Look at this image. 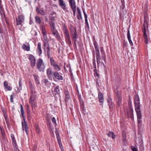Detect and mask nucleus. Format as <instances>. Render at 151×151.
I'll return each mask as SVG.
<instances>
[{
  "mask_svg": "<svg viewBox=\"0 0 151 151\" xmlns=\"http://www.w3.org/2000/svg\"><path fill=\"white\" fill-rule=\"evenodd\" d=\"M22 48L23 49L27 51H29L30 50V47L29 43H27V45L25 44H23L22 46Z\"/></svg>",
  "mask_w": 151,
  "mask_h": 151,
  "instance_id": "20",
  "label": "nucleus"
},
{
  "mask_svg": "<svg viewBox=\"0 0 151 151\" xmlns=\"http://www.w3.org/2000/svg\"><path fill=\"white\" fill-rule=\"evenodd\" d=\"M139 99L138 95H137L135 96L134 98V103L135 104L136 103H139Z\"/></svg>",
  "mask_w": 151,
  "mask_h": 151,
  "instance_id": "34",
  "label": "nucleus"
},
{
  "mask_svg": "<svg viewBox=\"0 0 151 151\" xmlns=\"http://www.w3.org/2000/svg\"><path fill=\"white\" fill-rule=\"evenodd\" d=\"M69 5L70 6L72 10L73 11L74 16L76 12V3L75 0H68Z\"/></svg>",
  "mask_w": 151,
  "mask_h": 151,
  "instance_id": "7",
  "label": "nucleus"
},
{
  "mask_svg": "<svg viewBox=\"0 0 151 151\" xmlns=\"http://www.w3.org/2000/svg\"><path fill=\"white\" fill-rule=\"evenodd\" d=\"M72 39H77L78 35L76 30L70 32Z\"/></svg>",
  "mask_w": 151,
  "mask_h": 151,
  "instance_id": "13",
  "label": "nucleus"
},
{
  "mask_svg": "<svg viewBox=\"0 0 151 151\" xmlns=\"http://www.w3.org/2000/svg\"><path fill=\"white\" fill-rule=\"evenodd\" d=\"M36 51L39 56H40L42 53L41 43L40 42H39L37 43Z\"/></svg>",
  "mask_w": 151,
  "mask_h": 151,
  "instance_id": "14",
  "label": "nucleus"
},
{
  "mask_svg": "<svg viewBox=\"0 0 151 151\" xmlns=\"http://www.w3.org/2000/svg\"><path fill=\"white\" fill-rule=\"evenodd\" d=\"M80 103L81 104V108H82V109L84 107V103L83 101L82 100H79Z\"/></svg>",
  "mask_w": 151,
  "mask_h": 151,
  "instance_id": "61",
  "label": "nucleus"
},
{
  "mask_svg": "<svg viewBox=\"0 0 151 151\" xmlns=\"http://www.w3.org/2000/svg\"><path fill=\"white\" fill-rule=\"evenodd\" d=\"M1 0H0V14L2 18H5L6 17L4 10L1 4Z\"/></svg>",
  "mask_w": 151,
  "mask_h": 151,
  "instance_id": "12",
  "label": "nucleus"
},
{
  "mask_svg": "<svg viewBox=\"0 0 151 151\" xmlns=\"http://www.w3.org/2000/svg\"><path fill=\"white\" fill-rule=\"evenodd\" d=\"M52 34H53V35L58 40H59L60 39V37L59 36V35L58 31H57L56 32L53 33Z\"/></svg>",
  "mask_w": 151,
  "mask_h": 151,
  "instance_id": "35",
  "label": "nucleus"
},
{
  "mask_svg": "<svg viewBox=\"0 0 151 151\" xmlns=\"http://www.w3.org/2000/svg\"><path fill=\"white\" fill-rule=\"evenodd\" d=\"M73 42V45L74 46V48H77V45L76 43V42L77 39H72Z\"/></svg>",
  "mask_w": 151,
  "mask_h": 151,
  "instance_id": "54",
  "label": "nucleus"
},
{
  "mask_svg": "<svg viewBox=\"0 0 151 151\" xmlns=\"http://www.w3.org/2000/svg\"><path fill=\"white\" fill-rule=\"evenodd\" d=\"M94 54H93V55H94L95 56V54H94V51L93 52ZM93 66L95 68H96V60L95 58V57H94V58L93 59Z\"/></svg>",
  "mask_w": 151,
  "mask_h": 151,
  "instance_id": "47",
  "label": "nucleus"
},
{
  "mask_svg": "<svg viewBox=\"0 0 151 151\" xmlns=\"http://www.w3.org/2000/svg\"><path fill=\"white\" fill-rule=\"evenodd\" d=\"M65 40L67 42L69 46L72 45V43L70 38L65 39Z\"/></svg>",
  "mask_w": 151,
  "mask_h": 151,
  "instance_id": "49",
  "label": "nucleus"
},
{
  "mask_svg": "<svg viewBox=\"0 0 151 151\" xmlns=\"http://www.w3.org/2000/svg\"><path fill=\"white\" fill-rule=\"evenodd\" d=\"M83 14H84V16L85 17V22L86 25L87 27L88 28H89V24L88 22V19H87V16L85 12V11L84 9H83Z\"/></svg>",
  "mask_w": 151,
  "mask_h": 151,
  "instance_id": "22",
  "label": "nucleus"
},
{
  "mask_svg": "<svg viewBox=\"0 0 151 151\" xmlns=\"http://www.w3.org/2000/svg\"><path fill=\"white\" fill-rule=\"evenodd\" d=\"M148 24H143V26L142 28V31L143 32V34H146V28H148Z\"/></svg>",
  "mask_w": 151,
  "mask_h": 151,
  "instance_id": "25",
  "label": "nucleus"
},
{
  "mask_svg": "<svg viewBox=\"0 0 151 151\" xmlns=\"http://www.w3.org/2000/svg\"><path fill=\"white\" fill-rule=\"evenodd\" d=\"M50 24L51 27V32L52 33L58 31L55 28V24L54 22L52 21L51 22H50Z\"/></svg>",
  "mask_w": 151,
  "mask_h": 151,
  "instance_id": "16",
  "label": "nucleus"
},
{
  "mask_svg": "<svg viewBox=\"0 0 151 151\" xmlns=\"http://www.w3.org/2000/svg\"><path fill=\"white\" fill-rule=\"evenodd\" d=\"M70 99V95H68L65 96V102H68Z\"/></svg>",
  "mask_w": 151,
  "mask_h": 151,
  "instance_id": "51",
  "label": "nucleus"
},
{
  "mask_svg": "<svg viewBox=\"0 0 151 151\" xmlns=\"http://www.w3.org/2000/svg\"><path fill=\"white\" fill-rule=\"evenodd\" d=\"M36 68L40 71L43 72L44 71L45 66L42 59L40 58L37 61Z\"/></svg>",
  "mask_w": 151,
  "mask_h": 151,
  "instance_id": "2",
  "label": "nucleus"
},
{
  "mask_svg": "<svg viewBox=\"0 0 151 151\" xmlns=\"http://www.w3.org/2000/svg\"><path fill=\"white\" fill-rule=\"evenodd\" d=\"M69 28L70 30V32L76 30V27H74L71 24L70 25Z\"/></svg>",
  "mask_w": 151,
  "mask_h": 151,
  "instance_id": "39",
  "label": "nucleus"
},
{
  "mask_svg": "<svg viewBox=\"0 0 151 151\" xmlns=\"http://www.w3.org/2000/svg\"><path fill=\"white\" fill-rule=\"evenodd\" d=\"M44 42V49L45 50V48H48L50 47V45L49 43V42Z\"/></svg>",
  "mask_w": 151,
  "mask_h": 151,
  "instance_id": "38",
  "label": "nucleus"
},
{
  "mask_svg": "<svg viewBox=\"0 0 151 151\" xmlns=\"http://www.w3.org/2000/svg\"><path fill=\"white\" fill-rule=\"evenodd\" d=\"M107 135L110 137H111L112 138L114 139H115V136L114 135V133L112 132H110L107 134Z\"/></svg>",
  "mask_w": 151,
  "mask_h": 151,
  "instance_id": "37",
  "label": "nucleus"
},
{
  "mask_svg": "<svg viewBox=\"0 0 151 151\" xmlns=\"http://www.w3.org/2000/svg\"><path fill=\"white\" fill-rule=\"evenodd\" d=\"M26 112L27 113L30 112V108L29 105H26Z\"/></svg>",
  "mask_w": 151,
  "mask_h": 151,
  "instance_id": "55",
  "label": "nucleus"
},
{
  "mask_svg": "<svg viewBox=\"0 0 151 151\" xmlns=\"http://www.w3.org/2000/svg\"><path fill=\"white\" fill-rule=\"evenodd\" d=\"M52 123L54 124H56V119H55V118L54 117H53L52 119Z\"/></svg>",
  "mask_w": 151,
  "mask_h": 151,
  "instance_id": "64",
  "label": "nucleus"
},
{
  "mask_svg": "<svg viewBox=\"0 0 151 151\" xmlns=\"http://www.w3.org/2000/svg\"><path fill=\"white\" fill-rule=\"evenodd\" d=\"M23 120L24 122L22 121L21 122L22 130L24 131L25 130L27 134L28 135L29 134V127L27 125L26 119H25V120Z\"/></svg>",
  "mask_w": 151,
  "mask_h": 151,
  "instance_id": "6",
  "label": "nucleus"
},
{
  "mask_svg": "<svg viewBox=\"0 0 151 151\" xmlns=\"http://www.w3.org/2000/svg\"><path fill=\"white\" fill-rule=\"evenodd\" d=\"M4 85L5 89L7 91H11L12 90V88L8 85V82L6 81H4Z\"/></svg>",
  "mask_w": 151,
  "mask_h": 151,
  "instance_id": "17",
  "label": "nucleus"
},
{
  "mask_svg": "<svg viewBox=\"0 0 151 151\" xmlns=\"http://www.w3.org/2000/svg\"><path fill=\"white\" fill-rule=\"evenodd\" d=\"M33 76L34 77V78L35 79V81L36 83L38 84H40V82L38 79V76L36 75L33 74Z\"/></svg>",
  "mask_w": 151,
  "mask_h": 151,
  "instance_id": "43",
  "label": "nucleus"
},
{
  "mask_svg": "<svg viewBox=\"0 0 151 151\" xmlns=\"http://www.w3.org/2000/svg\"><path fill=\"white\" fill-rule=\"evenodd\" d=\"M94 75L95 77H97L98 78H99V75L98 73L96 71V69L94 70Z\"/></svg>",
  "mask_w": 151,
  "mask_h": 151,
  "instance_id": "52",
  "label": "nucleus"
},
{
  "mask_svg": "<svg viewBox=\"0 0 151 151\" xmlns=\"http://www.w3.org/2000/svg\"><path fill=\"white\" fill-rule=\"evenodd\" d=\"M43 83L44 85L48 87H50V86L51 83L47 80V79H45L43 80Z\"/></svg>",
  "mask_w": 151,
  "mask_h": 151,
  "instance_id": "26",
  "label": "nucleus"
},
{
  "mask_svg": "<svg viewBox=\"0 0 151 151\" xmlns=\"http://www.w3.org/2000/svg\"><path fill=\"white\" fill-rule=\"evenodd\" d=\"M135 110L136 112L138 111H141L140 109V103H136L134 104Z\"/></svg>",
  "mask_w": 151,
  "mask_h": 151,
  "instance_id": "27",
  "label": "nucleus"
},
{
  "mask_svg": "<svg viewBox=\"0 0 151 151\" xmlns=\"http://www.w3.org/2000/svg\"><path fill=\"white\" fill-rule=\"evenodd\" d=\"M144 38V42L145 44H147L148 43L149 39L147 38V36L146 34H143Z\"/></svg>",
  "mask_w": 151,
  "mask_h": 151,
  "instance_id": "31",
  "label": "nucleus"
},
{
  "mask_svg": "<svg viewBox=\"0 0 151 151\" xmlns=\"http://www.w3.org/2000/svg\"><path fill=\"white\" fill-rule=\"evenodd\" d=\"M56 137L58 140V142H60L61 141V138L60 137L59 134L58 133L56 132Z\"/></svg>",
  "mask_w": 151,
  "mask_h": 151,
  "instance_id": "48",
  "label": "nucleus"
},
{
  "mask_svg": "<svg viewBox=\"0 0 151 151\" xmlns=\"http://www.w3.org/2000/svg\"><path fill=\"white\" fill-rule=\"evenodd\" d=\"M14 93H13L12 94L11 96H10V101L11 102H12V103H13L14 102V101H13V98L14 97Z\"/></svg>",
  "mask_w": 151,
  "mask_h": 151,
  "instance_id": "58",
  "label": "nucleus"
},
{
  "mask_svg": "<svg viewBox=\"0 0 151 151\" xmlns=\"http://www.w3.org/2000/svg\"><path fill=\"white\" fill-rule=\"evenodd\" d=\"M43 41L44 42H49V39L48 38L47 36V34H43Z\"/></svg>",
  "mask_w": 151,
  "mask_h": 151,
  "instance_id": "36",
  "label": "nucleus"
},
{
  "mask_svg": "<svg viewBox=\"0 0 151 151\" xmlns=\"http://www.w3.org/2000/svg\"><path fill=\"white\" fill-rule=\"evenodd\" d=\"M0 129L2 138L4 139L5 138V134L2 126H0Z\"/></svg>",
  "mask_w": 151,
  "mask_h": 151,
  "instance_id": "24",
  "label": "nucleus"
},
{
  "mask_svg": "<svg viewBox=\"0 0 151 151\" xmlns=\"http://www.w3.org/2000/svg\"><path fill=\"white\" fill-rule=\"evenodd\" d=\"M63 30L64 34L69 32L67 27L65 24H62Z\"/></svg>",
  "mask_w": 151,
  "mask_h": 151,
  "instance_id": "29",
  "label": "nucleus"
},
{
  "mask_svg": "<svg viewBox=\"0 0 151 151\" xmlns=\"http://www.w3.org/2000/svg\"><path fill=\"white\" fill-rule=\"evenodd\" d=\"M93 45L95 50L99 49L98 45L95 39H94L93 40Z\"/></svg>",
  "mask_w": 151,
  "mask_h": 151,
  "instance_id": "41",
  "label": "nucleus"
},
{
  "mask_svg": "<svg viewBox=\"0 0 151 151\" xmlns=\"http://www.w3.org/2000/svg\"><path fill=\"white\" fill-rule=\"evenodd\" d=\"M50 62L51 66L54 70L57 71H59L61 70L60 66L56 63L52 57L50 58Z\"/></svg>",
  "mask_w": 151,
  "mask_h": 151,
  "instance_id": "5",
  "label": "nucleus"
},
{
  "mask_svg": "<svg viewBox=\"0 0 151 151\" xmlns=\"http://www.w3.org/2000/svg\"><path fill=\"white\" fill-rule=\"evenodd\" d=\"M54 76L53 79H57L59 80H63V77L60 75L59 73L57 72H55L53 73Z\"/></svg>",
  "mask_w": 151,
  "mask_h": 151,
  "instance_id": "11",
  "label": "nucleus"
},
{
  "mask_svg": "<svg viewBox=\"0 0 151 151\" xmlns=\"http://www.w3.org/2000/svg\"><path fill=\"white\" fill-rule=\"evenodd\" d=\"M59 4L60 6L64 10L66 9V5L63 0H59Z\"/></svg>",
  "mask_w": 151,
  "mask_h": 151,
  "instance_id": "15",
  "label": "nucleus"
},
{
  "mask_svg": "<svg viewBox=\"0 0 151 151\" xmlns=\"http://www.w3.org/2000/svg\"><path fill=\"white\" fill-rule=\"evenodd\" d=\"M15 20L16 25L17 26L20 25L22 27L23 25L22 23L25 20V17L23 15L19 14L16 17Z\"/></svg>",
  "mask_w": 151,
  "mask_h": 151,
  "instance_id": "4",
  "label": "nucleus"
},
{
  "mask_svg": "<svg viewBox=\"0 0 151 151\" xmlns=\"http://www.w3.org/2000/svg\"><path fill=\"white\" fill-rule=\"evenodd\" d=\"M47 73L49 78H51L53 75V72L52 71V69L50 68H48L47 70Z\"/></svg>",
  "mask_w": 151,
  "mask_h": 151,
  "instance_id": "18",
  "label": "nucleus"
},
{
  "mask_svg": "<svg viewBox=\"0 0 151 151\" xmlns=\"http://www.w3.org/2000/svg\"><path fill=\"white\" fill-rule=\"evenodd\" d=\"M42 32L43 34H47L46 32L44 26H42L41 28Z\"/></svg>",
  "mask_w": 151,
  "mask_h": 151,
  "instance_id": "53",
  "label": "nucleus"
},
{
  "mask_svg": "<svg viewBox=\"0 0 151 151\" xmlns=\"http://www.w3.org/2000/svg\"><path fill=\"white\" fill-rule=\"evenodd\" d=\"M31 96L29 101V102L31 104L33 108V107H34L36 104V101L37 94L33 88H32L31 89Z\"/></svg>",
  "mask_w": 151,
  "mask_h": 151,
  "instance_id": "1",
  "label": "nucleus"
},
{
  "mask_svg": "<svg viewBox=\"0 0 151 151\" xmlns=\"http://www.w3.org/2000/svg\"><path fill=\"white\" fill-rule=\"evenodd\" d=\"M106 55L105 54H101V58H100V60H101V62H102L103 61H102L103 60H104L105 62V61L106 60Z\"/></svg>",
  "mask_w": 151,
  "mask_h": 151,
  "instance_id": "42",
  "label": "nucleus"
},
{
  "mask_svg": "<svg viewBox=\"0 0 151 151\" xmlns=\"http://www.w3.org/2000/svg\"><path fill=\"white\" fill-rule=\"evenodd\" d=\"M36 10L37 12L39 13L42 15L44 16L45 14V12L43 10L40 9L38 7L36 8Z\"/></svg>",
  "mask_w": 151,
  "mask_h": 151,
  "instance_id": "28",
  "label": "nucleus"
},
{
  "mask_svg": "<svg viewBox=\"0 0 151 151\" xmlns=\"http://www.w3.org/2000/svg\"><path fill=\"white\" fill-rule=\"evenodd\" d=\"M47 55L48 58H49L50 57L51 55V53L50 52V47L47 48Z\"/></svg>",
  "mask_w": 151,
  "mask_h": 151,
  "instance_id": "40",
  "label": "nucleus"
},
{
  "mask_svg": "<svg viewBox=\"0 0 151 151\" xmlns=\"http://www.w3.org/2000/svg\"><path fill=\"white\" fill-rule=\"evenodd\" d=\"M122 137L123 138H126L127 136L126 133L124 131H123L122 133Z\"/></svg>",
  "mask_w": 151,
  "mask_h": 151,
  "instance_id": "57",
  "label": "nucleus"
},
{
  "mask_svg": "<svg viewBox=\"0 0 151 151\" xmlns=\"http://www.w3.org/2000/svg\"><path fill=\"white\" fill-rule=\"evenodd\" d=\"M114 99L117 105L120 106L122 104V99L120 92L117 91H115Z\"/></svg>",
  "mask_w": 151,
  "mask_h": 151,
  "instance_id": "3",
  "label": "nucleus"
},
{
  "mask_svg": "<svg viewBox=\"0 0 151 151\" xmlns=\"http://www.w3.org/2000/svg\"><path fill=\"white\" fill-rule=\"evenodd\" d=\"M28 59L30 62V65L32 67L35 66L36 59L35 57L32 54H29V55Z\"/></svg>",
  "mask_w": 151,
  "mask_h": 151,
  "instance_id": "8",
  "label": "nucleus"
},
{
  "mask_svg": "<svg viewBox=\"0 0 151 151\" xmlns=\"http://www.w3.org/2000/svg\"><path fill=\"white\" fill-rule=\"evenodd\" d=\"M109 107L111 110H112L113 108V103L111 101H109Z\"/></svg>",
  "mask_w": 151,
  "mask_h": 151,
  "instance_id": "46",
  "label": "nucleus"
},
{
  "mask_svg": "<svg viewBox=\"0 0 151 151\" xmlns=\"http://www.w3.org/2000/svg\"><path fill=\"white\" fill-rule=\"evenodd\" d=\"M64 36H65V39H67V38H70L69 32L64 34Z\"/></svg>",
  "mask_w": 151,
  "mask_h": 151,
  "instance_id": "56",
  "label": "nucleus"
},
{
  "mask_svg": "<svg viewBox=\"0 0 151 151\" xmlns=\"http://www.w3.org/2000/svg\"><path fill=\"white\" fill-rule=\"evenodd\" d=\"M35 129L37 132L38 133V134H40V129L38 125L37 124L35 125Z\"/></svg>",
  "mask_w": 151,
  "mask_h": 151,
  "instance_id": "45",
  "label": "nucleus"
},
{
  "mask_svg": "<svg viewBox=\"0 0 151 151\" xmlns=\"http://www.w3.org/2000/svg\"><path fill=\"white\" fill-rule=\"evenodd\" d=\"M122 142L123 145H126L127 142L126 138H123Z\"/></svg>",
  "mask_w": 151,
  "mask_h": 151,
  "instance_id": "62",
  "label": "nucleus"
},
{
  "mask_svg": "<svg viewBox=\"0 0 151 151\" xmlns=\"http://www.w3.org/2000/svg\"><path fill=\"white\" fill-rule=\"evenodd\" d=\"M14 151H19L17 145H14Z\"/></svg>",
  "mask_w": 151,
  "mask_h": 151,
  "instance_id": "63",
  "label": "nucleus"
},
{
  "mask_svg": "<svg viewBox=\"0 0 151 151\" xmlns=\"http://www.w3.org/2000/svg\"><path fill=\"white\" fill-rule=\"evenodd\" d=\"M20 112L21 113V114L22 115V117L23 119V120H25V119H26L25 116L24 115V112L23 109V108L22 105L21 104H20Z\"/></svg>",
  "mask_w": 151,
  "mask_h": 151,
  "instance_id": "23",
  "label": "nucleus"
},
{
  "mask_svg": "<svg viewBox=\"0 0 151 151\" xmlns=\"http://www.w3.org/2000/svg\"><path fill=\"white\" fill-rule=\"evenodd\" d=\"M35 18L36 23L37 24H40L41 22L40 18L37 16H35Z\"/></svg>",
  "mask_w": 151,
  "mask_h": 151,
  "instance_id": "33",
  "label": "nucleus"
},
{
  "mask_svg": "<svg viewBox=\"0 0 151 151\" xmlns=\"http://www.w3.org/2000/svg\"><path fill=\"white\" fill-rule=\"evenodd\" d=\"M96 54V58L97 63L98 64H99L100 63L104 65L103 62H101L100 61V55L99 49L95 50Z\"/></svg>",
  "mask_w": 151,
  "mask_h": 151,
  "instance_id": "10",
  "label": "nucleus"
},
{
  "mask_svg": "<svg viewBox=\"0 0 151 151\" xmlns=\"http://www.w3.org/2000/svg\"><path fill=\"white\" fill-rule=\"evenodd\" d=\"M11 137L12 140V143L13 145L14 146V145H17L16 140L14 135L13 134H11Z\"/></svg>",
  "mask_w": 151,
  "mask_h": 151,
  "instance_id": "32",
  "label": "nucleus"
},
{
  "mask_svg": "<svg viewBox=\"0 0 151 151\" xmlns=\"http://www.w3.org/2000/svg\"><path fill=\"white\" fill-rule=\"evenodd\" d=\"M127 116L128 118H130L132 120H134L133 110L132 106H129L127 110Z\"/></svg>",
  "mask_w": 151,
  "mask_h": 151,
  "instance_id": "9",
  "label": "nucleus"
},
{
  "mask_svg": "<svg viewBox=\"0 0 151 151\" xmlns=\"http://www.w3.org/2000/svg\"><path fill=\"white\" fill-rule=\"evenodd\" d=\"M127 37L129 43L130 45L132 46L133 45V44L131 40V37L130 36V31L129 29H128L127 30Z\"/></svg>",
  "mask_w": 151,
  "mask_h": 151,
  "instance_id": "19",
  "label": "nucleus"
},
{
  "mask_svg": "<svg viewBox=\"0 0 151 151\" xmlns=\"http://www.w3.org/2000/svg\"><path fill=\"white\" fill-rule=\"evenodd\" d=\"M98 99L100 103H103L104 101L103 94L101 92H99L98 94Z\"/></svg>",
  "mask_w": 151,
  "mask_h": 151,
  "instance_id": "21",
  "label": "nucleus"
},
{
  "mask_svg": "<svg viewBox=\"0 0 151 151\" xmlns=\"http://www.w3.org/2000/svg\"><path fill=\"white\" fill-rule=\"evenodd\" d=\"M27 118L28 121H30L31 119L32 116L30 112L27 113Z\"/></svg>",
  "mask_w": 151,
  "mask_h": 151,
  "instance_id": "50",
  "label": "nucleus"
},
{
  "mask_svg": "<svg viewBox=\"0 0 151 151\" xmlns=\"http://www.w3.org/2000/svg\"><path fill=\"white\" fill-rule=\"evenodd\" d=\"M64 94L65 95V96H68V95H70L69 91L68 90H65L64 91Z\"/></svg>",
  "mask_w": 151,
  "mask_h": 151,
  "instance_id": "59",
  "label": "nucleus"
},
{
  "mask_svg": "<svg viewBox=\"0 0 151 151\" xmlns=\"http://www.w3.org/2000/svg\"><path fill=\"white\" fill-rule=\"evenodd\" d=\"M63 30L64 34L69 32L67 27L65 24H62Z\"/></svg>",
  "mask_w": 151,
  "mask_h": 151,
  "instance_id": "30",
  "label": "nucleus"
},
{
  "mask_svg": "<svg viewBox=\"0 0 151 151\" xmlns=\"http://www.w3.org/2000/svg\"><path fill=\"white\" fill-rule=\"evenodd\" d=\"M54 92L56 93V94H59L60 92L59 87L57 86L54 89Z\"/></svg>",
  "mask_w": 151,
  "mask_h": 151,
  "instance_id": "44",
  "label": "nucleus"
},
{
  "mask_svg": "<svg viewBox=\"0 0 151 151\" xmlns=\"http://www.w3.org/2000/svg\"><path fill=\"white\" fill-rule=\"evenodd\" d=\"M136 113L137 114V118L142 116L141 112V111H137V112H136Z\"/></svg>",
  "mask_w": 151,
  "mask_h": 151,
  "instance_id": "60",
  "label": "nucleus"
}]
</instances>
